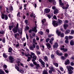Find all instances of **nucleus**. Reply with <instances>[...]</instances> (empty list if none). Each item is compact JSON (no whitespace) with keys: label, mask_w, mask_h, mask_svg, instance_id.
I'll return each instance as SVG.
<instances>
[{"label":"nucleus","mask_w":74,"mask_h":74,"mask_svg":"<svg viewBox=\"0 0 74 74\" xmlns=\"http://www.w3.org/2000/svg\"><path fill=\"white\" fill-rule=\"evenodd\" d=\"M19 26V24L17 23L16 25V27H14L12 29V32L14 33H16L18 32L20 34H22V29L20 28L19 29H18V27Z\"/></svg>","instance_id":"f257e3e1"},{"label":"nucleus","mask_w":74,"mask_h":74,"mask_svg":"<svg viewBox=\"0 0 74 74\" xmlns=\"http://www.w3.org/2000/svg\"><path fill=\"white\" fill-rule=\"evenodd\" d=\"M56 33L58 36H60L61 37H64V34L63 33H62L61 34V32L59 31V30H57Z\"/></svg>","instance_id":"f03ea898"},{"label":"nucleus","mask_w":74,"mask_h":74,"mask_svg":"<svg viewBox=\"0 0 74 74\" xmlns=\"http://www.w3.org/2000/svg\"><path fill=\"white\" fill-rule=\"evenodd\" d=\"M35 27H34V28L32 29V30L31 29L29 31V33H32V31L33 32H34L35 33L37 32V25H36V24H35Z\"/></svg>","instance_id":"7ed1b4c3"},{"label":"nucleus","mask_w":74,"mask_h":74,"mask_svg":"<svg viewBox=\"0 0 74 74\" xmlns=\"http://www.w3.org/2000/svg\"><path fill=\"white\" fill-rule=\"evenodd\" d=\"M32 45H31L30 47H29L30 49L31 50H34V48H36V45L34 44H32Z\"/></svg>","instance_id":"20e7f679"},{"label":"nucleus","mask_w":74,"mask_h":74,"mask_svg":"<svg viewBox=\"0 0 74 74\" xmlns=\"http://www.w3.org/2000/svg\"><path fill=\"white\" fill-rule=\"evenodd\" d=\"M66 69H68V71H70V70H74V68L71 66H67Z\"/></svg>","instance_id":"39448f33"},{"label":"nucleus","mask_w":74,"mask_h":74,"mask_svg":"<svg viewBox=\"0 0 74 74\" xmlns=\"http://www.w3.org/2000/svg\"><path fill=\"white\" fill-rule=\"evenodd\" d=\"M52 22L53 25L54 27H56L57 26H58V23H57V22H56V21H53Z\"/></svg>","instance_id":"423d86ee"},{"label":"nucleus","mask_w":74,"mask_h":74,"mask_svg":"<svg viewBox=\"0 0 74 74\" xmlns=\"http://www.w3.org/2000/svg\"><path fill=\"white\" fill-rule=\"evenodd\" d=\"M70 63V60H67L65 62V65H67V64H69Z\"/></svg>","instance_id":"0eeeda50"},{"label":"nucleus","mask_w":74,"mask_h":74,"mask_svg":"<svg viewBox=\"0 0 74 74\" xmlns=\"http://www.w3.org/2000/svg\"><path fill=\"white\" fill-rule=\"evenodd\" d=\"M33 43L32 44H35V45H37V43L36 42V40L35 39V38H34L32 40Z\"/></svg>","instance_id":"6e6552de"},{"label":"nucleus","mask_w":74,"mask_h":74,"mask_svg":"<svg viewBox=\"0 0 74 74\" xmlns=\"http://www.w3.org/2000/svg\"><path fill=\"white\" fill-rule=\"evenodd\" d=\"M53 47L54 48H58V44L56 42L55 43L54 45H53Z\"/></svg>","instance_id":"1a4fd4ad"},{"label":"nucleus","mask_w":74,"mask_h":74,"mask_svg":"<svg viewBox=\"0 0 74 74\" xmlns=\"http://www.w3.org/2000/svg\"><path fill=\"white\" fill-rule=\"evenodd\" d=\"M46 45L47 46V48L49 49V48H51V46L50 44L49 43H46Z\"/></svg>","instance_id":"9d476101"},{"label":"nucleus","mask_w":74,"mask_h":74,"mask_svg":"<svg viewBox=\"0 0 74 74\" xmlns=\"http://www.w3.org/2000/svg\"><path fill=\"white\" fill-rule=\"evenodd\" d=\"M60 49L61 51H63L64 52H67L68 51L67 49H64V48H61Z\"/></svg>","instance_id":"9b49d317"},{"label":"nucleus","mask_w":74,"mask_h":74,"mask_svg":"<svg viewBox=\"0 0 74 74\" xmlns=\"http://www.w3.org/2000/svg\"><path fill=\"white\" fill-rule=\"evenodd\" d=\"M9 59L10 60L11 63H12L13 61V59H14V58L10 56L9 58Z\"/></svg>","instance_id":"f8f14e48"},{"label":"nucleus","mask_w":74,"mask_h":74,"mask_svg":"<svg viewBox=\"0 0 74 74\" xmlns=\"http://www.w3.org/2000/svg\"><path fill=\"white\" fill-rule=\"evenodd\" d=\"M70 45H71L73 46L74 45V40H72L70 41Z\"/></svg>","instance_id":"ddd939ff"},{"label":"nucleus","mask_w":74,"mask_h":74,"mask_svg":"<svg viewBox=\"0 0 74 74\" xmlns=\"http://www.w3.org/2000/svg\"><path fill=\"white\" fill-rule=\"evenodd\" d=\"M69 26V25L67 24H65L64 25V28L65 30H66L67 27Z\"/></svg>","instance_id":"4468645a"},{"label":"nucleus","mask_w":74,"mask_h":74,"mask_svg":"<svg viewBox=\"0 0 74 74\" xmlns=\"http://www.w3.org/2000/svg\"><path fill=\"white\" fill-rule=\"evenodd\" d=\"M53 40H54V38H51L49 42V43L51 44H53Z\"/></svg>","instance_id":"2eb2a0df"},{"label":"nucleus","mask_w":74,"mask_h":74,"mask_svg":"<svg viewBox=\"0 0 74 74\" xmlns=\"http://www.w3.org/2000/svg\"><path fill=\"white\" fill-rule=\"evenodd\" d=\"M45 12L46 13H49L50 12V9H49L46 8L45 9Z\"/></svg>","instance_id":"dca6fc26"},{"label":"nucleus","mask_w":74,"mask_h":74,"mask_svg":"<svg viewBox=\"0 0 74 74\" xmlns=\"http://www.w3.org/2000/svg\"><path fill=\"white\" fill-rule=\"evenodd\" d=\"M56 54L58 55H59V56H61V55H63V54L62 53H59V51H57L56 52Z\"/></svg>","instance_id":"f3484780"},{"label":"nucleus","mask_w":74,"mask_h":74,"mask_svg":"<svg viewBox=\"0 0 74 74\" xmlns=\"http://www.w3.org/2000/svg\"><path fill=\"white\" fill-rule=\"evenodd\" d=\"M49 69H50L52 71H55V69L53 66L50 67H49Z\"/></svg>","instance_id":"a211bd4d"},{"label":"nucleus","mask_w":74,"mask_h":74,"mask_svg":"<svg viewBox=\"0 0 74 74\" xmlns=\"http://www.w3.org/2000/svg\"><path fill=\"white\" fill-rule=\"evenodd\" d=\"M46 22V19H44L42 20V23L43 25H44V23Z\"/></svg>","instance_id":"6ab92c4d"},{"label":"nucleus","mask_w":74,"mask_h":74,"mask_svg":"<svg viewBox=\"0 0 74 74\" xmlns=\"http://www.w3.org/2000/svg\"><path fill=\"white\" fill-rule=\"evenodd\" d=\"M58 13V10L57 9H56L54 11V14H56Z\"/></svg>","instance_id":"aec40b11"},{"label":"nucleus","mask_w":74,"mask_h":74,"mask_svg":"<svg viewBox=\"0 0 74 74\" xmlns=\"http://www.w3.org/2000/svg\"><path fill=\"white\" fill-rule=\"evenodd\" d=\"M44 59L46 61H47V62H48V57H47V56H45L44 57Z\"/></svg>","instance_id":"412c9836"},{"label":"nucleus","mask_w":74,"mask_h":74,"mask_svg":"<svg viewBox=\"0 0 74 74\" xmlns=\"http://www.w3.org/2000/svg\"><path fill=\"white\" fill-rule=\"evenodd\" d=\"M59 3L60 5H62V6H63V5H64V3H62V1L61 0H59Z\"/></svg>","instance_id":"4be33fe9"},{"label":"nucleus","mask_w":74,"mask_h":74,"mask_svg":"<svg viewBox=\"0 0 74 74\" xmlns=\"http://www.w3.org/2000/svg\"><path fill=\"white\" fill-rule=\"evenodd\" d=\"M40 67L41 66H40V65L38 64H37L36 66V69H38V68Z\"/></svg>","instance_id":"5701e85b"},{"label":"nucleus","mask_w":74,"mask_h":74,"mask_svg":"<svg viewBox=\"0 0 74 74\" xmlns=\"http://www.w3.org/2000/svg\"><path fill=\"white\" fill-rule=\"evenodd\" d=\"M12 48H11V47H10L9 48V50L8 51V52H10L11 53H12Z\"/></svg>","instance_id":"b1692460"},{"label":"nucleus","mask_w":74,"mask_h":74,"mask_svg":"<svg viewBox=\"0 0 74 74\" xmlns=\"http://www.w3.org/2000/svg\"><path fill=\"white\" fill-rule=\"evenodd\" d=\"M68 71V74H71L73 73V71L72 70H69V71Z\"/></svg>","instance_id":"393cba45"},{"label":"nucleus","mask_w":74,"mask_h":74,"mask_svg":"<svg viewBox=\"0 0 74 74\" xmlns=\"http://www.w3.org/2000/svg\"><path fill=\"white\" fill-rule=\"evenodd\" d=\"M17 65H15V68L16 70H17V71H19V67H18V66H16Z\"/></svg>","instance_id":"a878e982"},{"label":"nucleus","mask_w":74,"mask_h":74,"mask_svg":"<svg viewBox=\"0 0 74 74\" xmlns=\"http://www.w3.org/2000/svg\"><path fill=\"white\" fill-rule=\"evenodd\" d=\"M46 54L47 55H50V54L49 53V51L48 50H46L45 51Z\"/></svg>","instance_id":"bb28decb"},{"label":"nucleus","mask_w":74,"mask_h":74,"mask_svg":"<svg viewBox=\"0 0 74 74\" xmlns=\"http://www.w3.org/2000/svg\"><path fill=\"white\" fill-rule=\"evenodd\" d=\"M41 64L42 65L43 67H45V65H44L45 64V62L43 61H42V62H41Z\"/></svg>","instance_id":"cd10ccee"},{"label":"nucleus","mask_w":74,"mask_h":74,"mask_svg":"<svg viewBox=\"0 0 74 74\" xmlns=\"http://www.w3.org/2000/svg\"><path fill=\"white\" fill-rule=\"evenodd\" d=\"M58 22L60 24H62V21L59 19H58Z\"/></svg>","instance_id":"c85d7f7f"},{"label":"nucleus","mask_w":74,"mask_h":74,"mask_svg":"<svg viewBox=\"0 0 74 74\" xmlns=\"http://www.w3.org/2000/svg\"><path fill=\"white\" fill-rule=\"evenodd\" d=\"M53 65H54L56 67H58V63H53Z\"/></svg>","instance_id":"c756f323"},{"label":"nucleus","mask_w":74,"mask_h":74,"mask_svg":"<svg viewBox=\"0 0 74 74\" xmlns=\"http://www.w3.org/2000/svg\"><path fill=\"white\" fill-rule=\"evenodd\" d=\"M9 10L10 11H13V8H12V6H10L9 8Z\"/></svg>","instance_id":"7c9ffc66"},{"label":"nucleus","mask_w":74,"mask_h":74,"mask_svg":"<svg viewBox=\"0 0 74 74\" xmlns=\"http://www.w3.org/2000/svg\"><path fill=\"white\" fill-rule=\"evenodd\" d=\"M62 8L63 9H64V10H67V9H68V8H68V7H64V6H62Z\"/></svg>","instance_id":"2f4dec72"},{"label":"nucleus","mask_w":74,"mask_h":74,"mask_svg":"<svg viewBox=\"0 0 74 74\" xmlns=\"http://www.w3.org/2000/svg\"><path fill=\"white\" fill-rule=\"evenodd\" d=\"M5 16V14H2L1 16L2 19H4Z\"/></svg>","instance_id":"473e14b6"},{"label":"nucleus","mask_w":74,"mask_h":74,"mask_svg":"<svg viewBox=\"0 0 74 74\" xmlns=\"http://www.w3.org/2000/svg\"><path fill=\"white\" fill-rule=\"evenodd\" d=\"M43 74H48V72H47V71L46 70H44L43 71Z\"/></svg>","instance_id":"72a5a7b5"},{"label":"nucleus","mask_w":74,"mask_h":74,"mask_svg":"<svg viewBox=\"0 0 74 74\" xmlns=\"http://www.w3.org/2000/svg\"><path fill=\"white\" fill-rule=\"evenodd\" d=\"M36 52L37 55H40L41 54V52L39 51H36Z\"/></svg>","instance_id":"f704fd0d"},{"label":"nucleus","mask_w":74,"mask_h":74,"mask_svg":"<svg viewBox=\"0 0 74 74\" xmlns=\"http://www.w3.org/2000/svg\"><path fill=\"white\" fill-rule=\"evenodd\" d=\"M69 38L70 40H71V39H73V36H69Z\"/></svg>","instance_id":"c9c22d12"},{"label":"nucleus","mask_w":74,"mask_h":74,"mask_svg":"<svg viewBox=\"0 0 74 74\" xmlns=\"http://www.w3.org/2000/svg\"><path fill=\"white\" fill-rule=\"evenodd\" d=\"M14 37L15 38H16L17 37V36H18V33H16L14 34Z\"/></svg>","instance_id":"e433bc0d"},{"label":"nucleus","mask_w":74,"mask_h":74,"mask_svg":"<svg viewBox=\"0 0 74 74\" xmlns=\"http://www.w3.org/2000/svg\"><path fill=\"white\" fill-rule=\"evenodd\" d=\"M3 57H4V58H7L8 56H7V55L6 54H5V53H3Z\"/></svg>","instance_id":"4c0bfd02"},{"label":"nucleus","mask_w":74,"mask_h":74,"mask_svg":"<svg viewBox=\"0 0 74 74\" xmlns=\"http://www.w3.org/2000/svg\"><path fill=\"white\" fill-rule=\"evenodd\" d=\"M2 42H3L4 43H5V38H3Z\"/></svg>","instance_id":"58836bf2"},{"label":"nucleus","mask_w":74,"mask_h":74,"mask_svg":"<svg viewBox=\"0 0 74 74\" xmlns=\"http://www.w3.org/2000/svg\"><path fill=\"white\" fill-rule=\"evenodd\" d=\"M27 58V61L29 62V61H30V60L31 59V58L30 57H28Z\"/></svg>","instance_id":"ea45409f"},{"label":"nucleus","mask_w":74,"mask_h":74,"mask_svg":"<svg viewBox=\"0 0 74 74\" xmlns=\"http://www.w3.org/2000/svg\"><path fill=\"white\" fill-rule=\"evenodd\" d=\"M50 40V39L48 38L46 39V42H48V41H49Z\"/></svg>","instance_id":"a19ab883"},{"label":"nucleus","mask_w":74,"mask_h":74,"mask_svg":"<svg viewBox=\"0 0 74 74\" xmlns=\"http://www.w3.org/2000/svg\"><path fill=\"white\" fill-rule=\"evenodd\" d=\"M39 34H41V35H43V32L42 31H40V32H38Z\"/></svg>","instance_id":"79ce46f5"},{"label":"nucleus","mask_w":74,"mask_h":74,"mask_svg":"<svg viewBox=\"0 0 74 74\" xmlns=\"http://www.w3.org/2000/svg\"><path fill=\"white\" fill-rule=\"evenodd\" d=\"M65 42L66 44H68L69 43V39H66L65 40Z\"/></svg>","instance_id":"37998d69"},{"label":"nucleus","mask_w":74,"mask_h":74,"mask_svg":"<svg viewBox=\"0 0 74 74\" xmlns=\"http://www.w3.org/2000/svg\"><path fill=\"white\" fill-rule=\"evenodd\" d=\"M17 16L18 17H20L21 16H20V12H18L17 14Z\"/></svg>","instance_id":"c03bdc74"},{"label":"nucleus","mask_w":74,"mask_h":74,"mask_svg":"<svg viewBox=\"0 0 74 74\" xmlns=\"http://www.w3.org/2000/svg\"><path fill=\"white\" fill-rule=\"evenodd\" d=\"M51 59H53V58H54V55L53 54H52L51 55Z\"/></svg>","instance_id":"a18cd8bd"},{"label":"nucleus","mask_w":74,"mask_h":74,"mask_svg":"<svg viewBox=\"0 0 74 74\" xmlns=\"http://www.w3.org/2000/svg\"><path fill=\"white\" fill-rule=\"evenodd\" d=\"M33 58L35 60H36V56H33Z\"/></svg>","instance_id":"49530a36"},{"label":"nucleus","mask_w":74,"mask_h":74,"mask_svg":"<svg viewBox=\"0 0 74 74\" xmlns=\"http://www.w3.org/2000/svg\"><path fill=\"white\" fill-rule=\"evenodd\" d=\"M5 19L6 20H7V19H8V16H7V15H5Z\"/></svg>","instance_id":"de8ad7c7"},{"label":"nucleus","mask_w":74,"mask_h":74,"mask_svg":"<svg viewBox=\"0 0 74 74\" xmlns=\"http://www.w3.org/2000/svg\"><path fill=\"white\" fill-rule=\"evenodd\" d=\"M70 64L72 66H73L74 65V63L73 62H71Z\"/></svg>","instance_id":"09e8293b"},{"label":"nucleus","mask_w":74,"mask_h":74,"mask_svg":"<svg viewBox=\"0 0 74 74\" xmlns=\"http://www.w3.org/2000/svg\"><path fill=\"white\" fill-rule=\"evenodd\" d=\"M17 63L18 64V66H20V64H19V63H20V61H18L17 62Z\"/></svg>","instance_id":"8fccbe9b"},{"label":"nucleus","mask_w":74,"mask_h":74,"mask_svg":"<svg viewBox=\"0 0 74 74\" xmlns=\"http://www.w3.org/2000/svg\"><path fill=\"white\" fill-rule=\"evenodd\" d=\"M50 3H52L55 1V0H48Z\"/></svg>","instance_id":"3c124183"},{"label":"nucleus","mask_w":74,"mask_h":74,"mask_svg":"<svg viewBox=\"0 0 74 74\" xmlns=\"http://www.w3.org/2000/svg\"><path fill=\"white\" fill-rule=\"evenodd\" d=\"M29 27L28 26H26L25 28V30H29Z\"/></svg>","instance_id":"603ef678"},{"label":"nucleus","mask_w":74,"mask_h":74,"mask_svg":"<svg viewBox=\"0 0 74 74\" xmlns=\"http://www.w3.org/2000/svg\"><path fill=\"white\" fill-rule=\"evenodd\" d=\"M36 47L37 49H39V46L38 45H36Z\"/></svg>","instance_id":"864d4df0"},{"label":"nucleus","mask_w":74,"mask_h":74,"mask_svg":"<svg viewBox=\"0 0 74 74\" xmlns=\"http://www.w3.org/2000/svg\"><path fill=\"white\" fill-rule=\"evenodd\" d=\"M70 32V31L69 30H67L66 31V33H69Z\"/></svg>","instance_id":"5fc2aeb1"},{"label":"nucleus","mask_w":74,"mask_h":74,"mask_svg":"<svg viewBox=\"0 0 74 74\" xmlns=\"http://www.w3.org/2000/svg\"><path fill=\"white\" fill-rule=\"evenodd\" d=\"M62 60H64V59H66V58L64 56H62Z\"/></svg>","instance_id":"6e6d98bb"},{"label":"nucleus","mask_w":74,"mask_h":74,"mask_svg":"<svg viewBox=\"0 0 74 74\" xmlns=\"http://www.w3.org/2000/svg\"><path fill=\"white\" fill-rule=\"evenodd\" d=\"M25 56H29V53H28L27 54H26L25 53Z\"/></svg>","instance_id":"4d7b16f0"},{"label":"nucleus","mask_w":74,"mask_h":74,"mask_svg":"<svg viewBox=\"0 0 74 74\" xmlns=\"http://www.w3.org/2000/svg\"><path fill=\"white\" fill-rule=\"evenodd\" d=\"M29 65L31 67H34V64H30Z\"/></svg>","instance_id":"13d9d810"},{"label":"nucleus","mask_w":74,"mask_h":74,"mask_svg":"<svg viewBox=\"0 0 74 74\" xmlns=\"http://www.w3.org/2000/svg\"><path fill=\"white\" fill-rule=\"evenodd\" d=\"M68 56V54H67V53H66L65 54H64L65 57L66 58Z\"/></svg>","instance_id":"bf43d9fd"},{"label":"nucleus","mask_w":74,"mask_h":74,"mask_svg":"<svg viewBox=\"0 0 74 74\" xmlns=\"http://www.w3.org/2000/svg\"><path fill=\"white\" fill-rule=\"evenodd\" d=\"M71 34H74V31L73 30H71Z\"/></svg>","instance_id":"052dcab7"},{"label":"nucleus","mask_w":74,"mask_h":74,"mask_svg":"<svg viewBox=\"0 0 74 74\" xmlns=\"http://www.w3.org/2000/svg\"><path fill=\"white\" fill-rule=\"evenodd\" d=\"M3 33H4V31H2L0 32V34H3Z\"/></svg>","instance_id":"680f3d73"},{"label":"nucleus","mask_w":74,"mask_h":74,"mask_svg":"<svg viewBox=\"0 0 74 74\" xmlns=\"http://www.w3.org/2000/svg\"><path fill=\"white\" fill-rule=\"evenodd\" d=\"M20 73H21L24 72V71L23 70H22V69L20 70Z\"/></svg>","instance_id":"e2e57ef3"},{"label":"nucleus","mask_w":74,"mask_h":74,"mask_svg":"<svg viewBox=\"0 0 74 74\" xmlns=\"http://www.w3.org/2000/svg\"><path fill=\"white\" fill-rule=\"evenodd\" d=\"M0 74H4V72L3 71H1L0 72Z\"/></svg>","instance_id":"0e129e2a"},{"label":"nucleus","mask_w":74,"mask_h":74,"mask_svg":"<svg viewBox=\"0 0 74 74\" xmlns=\"http://www.w3.org/2000/svg\"><path fill=\"white\" fill-rule=\"evenodd\" d=\"M53 4H54V5H56V1H53Z\"/></svg>","instance_id":"69168bd1"},{"label":"nucleus","mask_w":74,"mask_h":74,"mask_svg":"<svg viewBox=\"0 0 74 74\" xmlns=\"http://www.w3.org/2000/svg\"><path fill=\"white\" fill-rule=\"evenodd\" d=\"M53 19H57V18H56V16L55 15L53 16Z\"/></svg>","instance_id":"338daca9"},{"label":"nucleus","mask_w":74,"mask_h":74,"mask_svg":"<svg viewBox=\"0 0 74 74\" xmlns=\"http://www.w3.org/2000/svg\"><path fill=\"white\" fill-rule=\"evenodd\" d=\"M3 67H4V69H6L7 66V65H4L3 66Z\"/></svg>","instance_id":"774afa93"}]
</instances>
